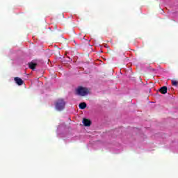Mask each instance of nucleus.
<instances>
[{
	"mask_svg": "<svg viewBox=\"0 0 178 178\" xmlns=\"http://www.w3.org/2000/svg\"><path fill=\"white\" fill-rule=\"evenodd\" d=\"M86 108H87V104L86 102H82L79 104L80 109H86Z\"/></svg>",
	"mask_w": 178,
	"mask_h": 178,
	"instance_id": "nucleus-7",
	"label": "nucleus"
},
{
	"mask_svg": "<svg viewBox=\"0 0 178 178\" xmlns=\"http://www.w3.org/2000/svg\"><path fill=\"white\" fill-rule=\"evenodd\" d=\"M83 123L84 126H86V127H90V126H91V120H90L87 118H84L83 120Z\"/></svg>",
	"mask_w": 178,
	"mask_h": 178,
	"instance_id": "nucleus-4",
	"label": "nucleus"
},
{
	"mask_svg": "<svg viewBox=\"0 0 178 178\" xmlns=\"http://www.w3.org/2000/svg\"><path fill=\"white\" fill-rule=\"evenodd\" d=\"M29 69H31L32 70H34L35 69V67L37 66V63H34L33 62H31L29 63Z\"/></svg>",
	"mask_w": 178,
	"mask_h": 178,
	"instance_id": "nucleus-6",
	"label": "nucleus"
},
{
	"mask_svg": "<svg viewBox=\"0 0 178 178\" xmlns=\"http://www.w3.org/2000/svg\"><path fill=\"white\" fill-rule=\"evenodd\" d=\"M65 105H66V102H65V100L63 99H58L55 102L56 109V111H59L60 112L65 109Z\"/></svg>",
	"mask_w": 178,
	"mask_h": 178,
	"instance_id": "nucleus-1",
	"label": "nucleus"
},
{
	"mask_svg": "<svg viewBox=\"0 0 178 178\" xmlns=\"http://www.w3.org/2000/svg\"><path fill=\"white\" fill-rule=\"evenodd\" d=\"M172 86L177 87V81H172Z\"/></svg>",
	"mask_w": 178,
	"mask_h": 178,
	"instance_id": "nucleus-8",
	"label": "nucleus"
},
{
	"mask_svg": "<svg viewBox=\"0 0 178 178\" xmlns=\"http://www.w3.org/2000/svg\"><path fill=\"white\" fill-rule=\"evenodd\" d=\"M159 92L161 94H166V92H168V87L166 86H163L159 89Z\"/></svg>",
	"mask_w": 178,
	"mask_h": 178,
	"instance_id": "nucleus-5",
	"label": "nucleus"
},
{
	"mask_svg": "<svg viewBox=\"0 0 178 178\" xmlns=\"http://www.w3.org/2000/svg\"><path fill=\"white\" fill-rule=\"evenodd\" d=\"M76 93L78 95H81V97H86L88 94V89L86 88L79 87L76 90Z\"/></svg>",
	"mask_w": 178,
	"mask_h": 178,
	"instance_id": "nucleus-2",
	"label": "nucleus"
},
{
	"mask_svg": "<svg viewBox=\"0 0 178 178\" xmlns=\"http://www.w3.org/2000/svg\"><path fill=\"white\" fill-rule=\"evenodd\" d=\"M14 80L16 84H17V86H23V83H24V81H22V79L19 77H15Z\"/></svg>",
	"mask_w": 178,
	"mask_h": 178,
	"instance_id": "nucleus-3",
	"label": "nucleus"
}]
</instances>
